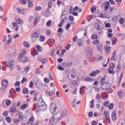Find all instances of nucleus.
Masks as SVG:
<instances>
[{
    "label": "nucleus",
    "mask_w": 125,
    "mask_h": 125,
    "mask_svg": "<svg viewBox=\"0 0 125 125\" xmlns=\"http://www.w3.org/2000/svg\"><path fill=\"white\" fill-rule=\"evenodd\" d=\"M26 52L25 49H23L20 53L18 57V60H20L24 63L26 62L28 60V58L24 56L25 54H26Z\"/></svg>",
    "instance_id": "nucleus-1"
},
{
    "label": "nucleus",
    "mask_w": 125,
    "mask_h": 125,
    "mask_svg": "<svg viewBox=\"0 0 125 125\" xmlns=\"http://www.w3.org/2000/svg\"><path fill=\"white\" fill-rule=\"evenodd\" d=\"M38 104L40 109L42 111L45 110L46 108V106L42 99H39Z\"/></svg>",
    "instance_id": "nucleus-2"
},
{
    "label": "nucleus",
    "mask_w": 125,
    "mask_h": 125,
    "mask_svg": "<svg viewBox=\"0 0 125 125\" xmlns=\"http://www.w3.org/2000/svg\"><path fill=\"white\" fill-rule=\"evenodd\" d=\"M51 90V88H48L46 92V94L47 96H51V98L53 99L55 97V91L54 89Z\"/></svg>",
    "instance_id": "nucleus-3"
},
{
    "label": "nucleus",
    "mask_w": 125,
    "mask_h": 125,
    "mask_svg": "<svg viewBox=\"0 0 125 125\" xmlns=\"http://www.w3.org/2000/svg\"><path fill=\"white\" fill-rule=\"evenodd\" d=\"M40 34L39 31H36L33 33L31 35V39L33 41H35L39 37Z\"/></svg>",
    "instance_id": "nucleus-4"
},
{
    "label": "nucleus",
    "mask_w": 125,
    "mask_h": 125,
    "mask_svg": "<svg viewBox=\"0 0 125 125\" xmlns=\"http://www.w3.org/2000/svg\"><path fill=\"white\" fill-rule=\"evenodd\" d=\"M56 106L54 103L51 104L50 106V110L52 114H53L56 111Z\"/></svg>",
    "instance_id": "nucleus-5"
},
{
    "label": "nucleus",
    "mask_w": 125,
    "mask_h": 125,
    "mask_svg": "<svg viewBox=\"0 0 125 125\" xmlns=\"http://www.w3.org/2000/svg\"><path fill=\"white\" fill-rule=\"evenodd\" d=\"M55 119H58V120H60V119L61 118L62 116V114L61 112L59 111L57 112L56 113L54 114L53 115Z\"/></svg>",
    "instance_id": "nucleus-6"
},
{
    "label": "nucleus",
    "mask_w": 125,
    "mask_h": 125,
    "mask_svg": "<svg viewBox=\"0 0 125 125\" xmlns=\"http://www.w3.org/2000/svg\"><path fill=\"white\" fill-rule=\"evenodd\" d=\"M9 65L8 66L10 67V68L11 70H12L14 68L15 66V63L12 60H11L9 62Z\"/></svg>",
    "instance_id": "nucleus-7"
},
{
    "label": "nucleus",
    "mask_w": 125,
    "mask_h": 125,
    "mask_svg": "<svg viewBox=\"0 0 125 125\" xmlns=\"http://www.w3.org/2000/svg\"><path fill=\"white\" fill-rule=\"evenodd\" d=\"M102 85H101L100 88H101L103 90L106 91L107 90V88L108 86L107 84L106 83H104V84H103Z\"/></svg>",
    "instance_id": "nucleus-8"
},
{
    "label": "nucleus",
    "mask_w": 125,
    "mask_h": 125,
    "mask_svg": "<svg viewBox=\"0 0 125 125\" xmlns=\"http://www.w3.org/2000/svg\"><path fill=\"white\" fill-rule=\"evenodd\" d=\"M94 27L98 30H101L102 28V26H103L102 24L100 23H95L94 25Z\"/></svg>",
    "instance_id": "nucleus-9"
},
{
    "label": "nucleus",
    "mask_w": 125,
    "mask_h": 125,
    "mask_svg": "<svg viewBox=\"0 0 125 125\" xmlns=\"http://www.w3.org/2000/svg\"><path fill=\"white\" fill-rule=\"evenodd\" d=\"M69 75L71 77L70 79L71 81H73V79L75 77V73L73 71H71L69 73Z\"/></svg>",
    "instance_id": "nucleus-10"
},
{
    "label": "nucleus",
    "mask_w": 125,
    "mask_h": 125,
    "mask_svg": "<svg viewBox=\"0 0 125 125\" xmlns=\"http://www.w3.org/2000/svg\"><path fill=\"white\" fill-rule=\"evenodd\" d=\"M16 106L15 105H12L10 109V111L11 113H14L16 111Z\"/></svg>",
    "instance_id": "nucleus-11"
},
{
    "label": "nucleus",
    "mask_w": 125,
    "mask_h": 125,
    "mask_svg": "<svg viewBox=\"0 0 125 125\" xmlns=\"http://www.w3.org/2000/svg\"><path fill=\"white\" fill-rule=\"evenodd\" d=\"M113 68L112 66H111V65L110 68L108 69V73H111L112 74H114L115 73V72L113 70Z\"/></svg>",
    "instance_id": "nucleus-12"
},
{
    "label": "nucleus",
    "mask_w": 125,
    "mask_h": 125,
    "mask_svg": "<svg viewBox=\"0 0 125 125\" xmlns=\"http://www.w3.org/2000/svg\"><path fill=\"white\" fill-rule=\"evenodd\" d=\"M104 48L106 51V53L108 54L111 50L110 47L109 46H104Z\"/></svg>",
    "instance_id": "nucleus-13"
},
{
    "label": "nucleus",
    "mask_w": 125,
    "mask_h": 125,
    "mask_svg": "<svg viewBox=\"0 0 125 125\" xmlns=\"http://www.w3.org/2000/svg\"><path fill=\"white\" fill-rule=\"evenodd\" d=\"M55 119L54 117V116L53 115L50 119L49 123V124L50 125H52L53 124V121Z\"/></svg>",
    "instance_id": "nucleus-14"
},
{
    "label": "nucleus",
    "mask_w": 125,
    "mask_h": 125,
    "mask_svg": "<svg viewBox=\"0 0 125 125\" xmlns=\"http://www.w3.org/2000/svg\"><path fill=\"white\" fill-rule=\"evenodd\" d=\"M83 39H79L78 40L77 42V44L79 46H81L83 45Z\"/></svg>",
    "instance_id": "nucleus-15"
},
{
    "label": "nucleus",
    "mask_w": 125,
    "mask_h": 125,
    "mask_svg": "<svg viewBox=\"0 0 125 125\" xmlns=\"http://www.w3.org/2000/svg\"><path fill=\"white\" fill-rule=\"evenodd\" d=\"M35 47L37 50L39 52H41L43 49L39 45H37L36 46H35Z\"/></svg>",
    "instance_id": "nucleus-16"
},
{
    "label": "nucleus",
    "mask_w": 125,
    "mask_h": 125,
    "mask_svg": "<svg viewBox=\"0 0 125 125\" xmlns=\"http://www.w3.org/2000/svg\"><path fill=\"white\" fill-rule=\"evenodd\" d=\"M117 125H125V121L123 120H120Z\"/></svg>",
    "instance_id": "nucleus-17"
},
{
    "label": "nucleus",
    "mask_w": 125,
    "mask_h": 125,
    "mask_svg": "<svg viewBox=\"0 0 125 125\" xmlns=\"http://www.w3.org/2000/svg\"><path fill=\"white\" fill-rule=\"evenodd\" d=\"M15 21L17 23L19 24H22L23 23V21L20 19H15Z\"/></svg>",
    "instance_id": "nucleus-18"
},
{
    "label": "nucleus",
    "mask_w": 125,
    "mask_h": 125,
    "mask_svg": "<svg viewBox=\"0 0 125 125\" xmlns=\"http://www.w3.org/2000/svg\"><path fill=\"white\" fill-rule=\"evenodd\" d=\"M101 16L102 18H109V15L108 14H101Z\"/></svg>",
    "instance_id": "nucleus-19"
},
{
    "label": "nucleus",
    "mask_w": 125,
    "mask_h": 125,
    "mask_svg": "<svg viewBox=\"0 0 125 125\" xmlns=\"http://www.w3.org/2000/svg\"><path fill=\"white\" fill-rule=\"evenodd\" d=\"M48 60L47 59H44L42 58V60L41 62L43 64L45 65L47 62Z\"/></svg>",
    "instance_id": "nucleus-20"
},
{
    "label": "nucleus",
    "mask_w": 125,
    "mask_h": 125,
    "mask_svg": "<svg viewBox=\"0 0 125 125\" xmlns=\"http://www.w3.org/2000/svg\"><path fill=\"white\" fill-rule=\"evenodd\" d=\"M28 6L29 7H31L33 5L32 0H28Z\"/></svg>",
    "instance_id": "nucleus-21"
},
{
    "label": "nucleus",
    "mask_w": 125,
    "mask_h": 125,
    "mask_svg": "<svg viewBox=\"0 0 125 125\" xmlns=\"http://www.w3.org/2000/svg\"><path fill=\"white\" fill-rule=\"evenodd\" d=\"M109 5V3L108 1H107L105 5L104 10H106L108 9Z\"/></svg>",
    "instance_id": "nucleus-22"
},
{
    "label": "nucleus",
    "mask_w": 125,
    "mask_h": 125,
    "mask_svg": "<svg viewBox=\"0 0 125 125\" xmlns=\"http://www.w3.org/2000/svg\"><path fill=\"white\" fill-rule=\"evenodd\" d=\"M34 120V118L33 117H31L29 119L28 121L27 122L28 124H32L33 122V121Z\"/></svg>",
    "instance_id": "nucleus-23"
},
{
    "label": "nucleus",
    "mask_w": 125,
    "mask_h": 125,
    "mask_svg": "<svg viewBox=\"0 0 125 125\" xmlns=\"http://www.w3.org/2000/svg\"><path fill=\"white\" fill-rule=\"evenodd\" d=\"M22 93L24 94H25V93H26L27 94L28 93L29 91H28V90L26 88H24L22 91Z\"/></svg>",
    "instance_id": "nucleus-24"
},
{
    "label": "nucleus",
    "mask_w": 125,
    "mask_h": 125,
    "mask_svg": "<svg viewBox=\"0 0 125 125\" xmlns=\"http://www.w3.org/2000/svg\"><path fill=\"white\" fill-rule=\"evenodd\" d=\"M0 125H5L4 120L2 118H0Z\"/></svg>",
    "instance_id": "nucleus-25"
},
{
    "label": "nucleus",
    "mask_w": 125,
    "mask_h": 125,
    "mask_svg": "<svg viewBox=\"0 0 125 125\" xmlns=\"http://www.w3.org/2000/svg\"><path fill=\"white\" fill-rule=\"evenodd\" d=\"M26 13V10L25 9H23L20 10L19 11V13L22 14H25Z\"/></svg>",
    "instance_id": "nucleus-26"
},
{
    "label": "nucleus",
    "mask_w": 125,
    "mask_h": 125,
    "mask_svg": "<svg viewBox=\"0 0 125 125\" xmlns=\"http://www.w3.org/2000/svg\"><path fill=\"white\" fill-rule=\"evenodd\" d=\"M91 38L93 40L94 39H97V35L96 34H94L91 36Z\"/></svg>",
    "instance_id": "nucleus-27"
},
{
    "label": "nucleus",
    "mask_w": 125,
    "mask_h": 125,
    "mask_svg": "<svg viewBox=\"0 0 125 125\" xmlns=\"http://www.w3.org/2000/svg\"><path fill=\"white\" fill-rule=\"evenodd\" d=\"M104 112L105 113H104V116H105L104 118H105L106 119L108 118L109 117V114L106 111Z\"/></svg>",
    "instance_id": "nucleus-28"
},
{
    "label": "nucleus",
    "mask_w": 125,
    "mask_h": 125,
    "mask_svg": "<svg viewBox=\"0 0 125 125\" xmlns=\"http://www.w3.org/2000/svg\"><path fill=\"white\" fill-rule=\"evenodd\" d=\"M44 39L45 38L43 35H41L40 36L39 40L40 41L43 42L44 41Z\"/></svg>",
    "instance_id": "nucleus-29"
},
{
    "label": "nucleus",
    "mask_w": 125,
    "mask_h": 125,
    "mask_svg": "<svg viewBox=\"0 0 125 125\" xmlns=\"http://www.w3.org/2000/svg\"><path fill=\"white\" fill-rule=\"evenodd\" d=\"M85 81H90V82H91L93 80V79H91L90 77H86V79H84Z\"/></svg>",
    "instance_id": "nucleus-30"
},
{
    "label": "nucleus",
    "mask_w": 125,
    "mask_h": 125,
    "mask_svg": "<svg viewBox=\"0 0 125 125\" xmlns=\"http://www.w3.org/2000/svg\"><path fill=\"white\" fill-rule=\"evenodd\" d=\"M105 80V78L104 77L102 78L101 81L100 83L101 85H102V84L104 83H106L105 82H104Z\"/></svg>",
    "instance_id": "nucleus-31"
},
{
    "label": "nucleus",
    "mask_w": 125,
    "mask_h": 125,
    "mask_svg": "<svg viewBox=\"0 0 125 125\" xmlns=\"http://www.w3.org/2000/svg\"><path fill=\"white\" fill-rule=\"evenodd\" d=\"M114 106V104H113L111 103L108 106V108L110 109H112L113 108V107Z\"/></svg>",
    "instance_id": "nucleus-32"
},
{
    "label": "nucleus",
    "mask_w": 125,
    "mask_h": 125,
    "mask_svg": "<svg viewBox=\"0 0 125 125\" xmlns=\"http://www.w3.org/2000/svg\"><path fill=\"white\" fill-rule=\"evenodd\" d=\"M23 45L24 46L26 47L27 48L29 47V44L27 42H24L23 43Z\"/></svg>",
    "instance_id": "nucleus-33"
},
{
    "label": "nucleus",
    "mask_w": 125,
    "mask_h": 125,
    "mask_svg": "<svg viewBox=\"0 0 125 125\" xmlns=\"http://www.w3.org/2000/svg\"><path fill=\"white\" fill-rule=\"evenodd\" d=\"M94 100H93L91 101H90V104H91L90 105V107L91 108H92L94 107Z\"/></svg>",
    "instance_id": "nucleus-34"
},
{
    "label": "nucleus",
    "mask_w": 125,
    "mask_h": 125,
    "mask_svg": "<svg viewBox=\"0 0 125 125\" xmlns=\"http://www.w3.org/2000/svg\"><path fill=\"white\" fill-rule=\"evenodd\" d=\"M102 46L101 44H99L97 46V48L99 51H101L102 49Z\"/></svg>",
    "instance_id": "nucleus-35"
},
{
    "label": "nucleus",
    "mask_w": 125,
    "mask_h": 125,
    "mask_svg": "<svg viewBox=\"0 0 125 125\" xmlns=\"http://www.w3.org/2000/svg\"><path fill=\"white\" fill-rule=\"evenodd\" d=\"M14 50H11L9 51V53L10 55H13L14 54Z\"/></svg>",
    "instance_id": "nucleus-36"
},
{
    "label": "nucleus",
    "mask_w": 125,
    "mask_h": 125,
    "mask_svg": "<svg viewBox=\"0 0 125 125\" xmlns=\"http://www.w3.org/2000/svg\"><path fill=\"white\" fill-rule=\"evenodd\" d=\"M93 42L94 44L97 45L99 43V41L98 40H95L93 41Z\"/></svg>",
    "instance_id": "nucleus-37"
},
{
    "label": "nucleus",
    "mask_w": 125,
    "mask_h": 125,
    "mask_svg": "<svg viewBox=\"0 0 125 125\" xmlns=\"http://www.w3.org/2000/svg\"><path fill=\"white\" fill-rule=\"evenodd\" d=\"M20 84V82L19 81H17L15 83L14 85L15 86H19Z\"/></svg>",
    "instance_id": "nucleus-38"
},
{
    "label": "nucleus",
    "mask_w": 125,
    "mask_h": 125,
    "mask_svg": "<svg viewBox=\"0 0 125 125\" xmlns=\"http://www.w3.org/2000/svg\"><path fill=\"white\" fill-rule=\"evenodd\" d=\"M27 107V104H23L21 106V107L22 108V109H24Z\"/></svg>",
    "instance_id": "nucleus-39"
},
{
    "label": "nucleus",
    "mask_w": 125,
    "mask_h": 125,
    "mask_svg": "<svg viewBox=\"0 0 125 125\" xmlns=\"http://www.w3.org/2000/svg\"><path fill=\"white\" fill-rule=\"evenodd\" d=\"M6 120L9 123H10L11 122V119L10 117H7L6 118Z\"/></svg>",
    "instance_id": "nucleus-40"
},
{
    "label": "nucleus",
    "mask_w": 125,
    "mask_h": 125,
    "mask_svg": "<svg viewBox=\"0 0 125 125\" xmlns=\"http://www.w3.org/2000/svg\"><path fill=\"white\" fill-rule=\"evenodd\" d=\"M124 20L123 18H121L119 20L120 23L121 24H122L124 23Z\"/></svg>",
    "instance_id": "nucleus-41"
},
{
    "label": "nucleus",
    "mask_w": 125,
    "mask_h": 125,
    "mask_svg": "<svg viewBox=\"0 0 125 125\" xmlns=\"http://www.w3.org/2000/svg\"><path fill=\"white\" fill-rule=\"evenodd\" d=\"M96 8L94 7H92L91 8V10L92 12H94L96 10Z\"/></svg>",
    "instance_id": "nucleus-42"
},
{
    "label": "nucleus",
    "mask_w": 125,
    "mask_h": 125,
    "mask_svg": "<svg viewBox=\"0 0 125 125\" xmlns=\"http://www.w3.org/2000/svg\"><path fill=\"white\" fill-rule=\"evenodd\" d=\"M123 104V103L122 102H120L119 103V107L120 108L122 109V105Z\"/></svg>",
    "instance_id": "nucleus-43"
},
{
    "label": "nucleus",
    "mask_w": 125,
    "mask_h": 125,
    "mask_svg": "<svg viewBox=\"0 0 125 125\" xmlns=\"http://www.w3.org/2000/svg\"><path fill=\"white\" fill-rule=\"evenodd\" d=\"M94 71H93L89 74V75L91 76H94L96 75L95 74H94Z\"/></svg>",
    "instance_id": "nucleus-44"
},
{
    "label": "nucleus",
    "mask_w": 125,
    "mask_h": 125,
    "mask_svg": "<svg viewBox=\"0 0 125 125\" xmlns=\"http://www.w3.org/2000/svg\"><path fill=\"white\" fill-rule=\"evenodd\" d=\"M57 68L61 70H64L63 68L61 66H59Z\"/></svg>",
    "instance_id": "nucleus-45"
},
{
    "label": "nucleus",
    "mask_w": 125,
    "mask_h": 125,
    "mask_svg": "<svg viewBox=\"0 0 125 125\" xmlns=\"http://www.w3.org/2000/svg\"><path fill=\"white\" fill-rule=\"evenodd\" d=\"M93 112H90L88 113V116L89 117H91L93 115Z\"/></svg>",
    "instance_id": "nucleus-46"
},
{
    "label": "nucleus",
    "mask_w": 125,
    "mask_h": 125,
    "mask_svg": "<svg viewBox=\"0 0 125 125\" xmlns=\"http://www.w3.org/2000/svg\"><path fill=\"white\" fill-rule=\"evenodd\" d=\"M30 66H28L27 67H26L24 68L25 71L26 72H27L28 70L30 69Z\"/></svg>",
    "instance_id": "nucleus-47"
},
{
    "label": "nucleus",
    "mask_w": 125,
    "mask_h": 125,
    "mask_svg": "<svg viewBox=\"0 0 125 125\" xmlns=\"http://www.w3.org/2000/svg\"><path fill=\"white\" fill-rule=\"evenodd\" d=\"M105 26L106 27H110V24L109 23H106L105 22Z\"/></svg>",
    "instance_id": "nucleus-48"
},
{
    "label": "nucleus",
    "mask_w": 125,
    "mask_h": 125,
    "mask_svg": "<svg viewBox=\"0 0 125 125\" xmlns=\"http://www.w3.org/2000/svg\"><path fill=\"white\" fill-rule=\"evenodd\" d=\"M41 9V7L39 6H37L35 8V10L37 11L40 10Z\"/></svg>",
    "instance_id": "nucleus-49"
},
{
    "label": "nucleus",
    "mask_w": 125,
    "mask_h": 125,
    "mask_svg": "<svg viewBox=\"0 0 125 125\" xmlns=\"http://www.w3.org/2000/svg\"><path fill=\"white\" fill-rule=\"evenodd\" d=\"M52 2L51 1H49L48 4V6H49V8H50L52 5Z\"/></svg>",
    "instance_id": "nucleus-50"
},
{
    "label": "nucleus",
    "mask_w": 125,
    "mask_h": 125,
    "mask_svg": "<svg viewBox=\"0 0 125 125\" xmlns=\"http://www.w3.org/2000/svg\"><path fill=\"white\" fill-rule=\"evenodd\" d=\"M8 112L7 111H6L3 113V115L4 116H6L7 115V114Z\"/></svg>",
    "instance_id": "nucleus-51"
},
{
    "label": "nucleus",
    "mask_w": 125,
    "mask_h": 125,
    "mask_svg": "<svg viewBox=\"0 0 125 125\" xmlns=\"http://www.w3.org/2000/svg\"><path fill=\"white\" fill-rule=\"evenodd\" d=\"M37 18H36L34 19V23H33V25H34V26H35V25L36 24L37 22Z\"/></svg>",
    "instance_id": "nucleus-52"
},
{
    "label": "nucleus",
    "mask_w": 125,
    "mask_h": 125,
    "mask_svg": "<svg viewBox=\"0 0 125 125\" xmlns=\"http://www.w3.org/2000/svg\"><path fill=\"white\" fill-rule=\"evenodd\" d=\"M71 46L69 44H68L67 46L65 47V49L66 50H68L69 49V48Z\"/></svg>",
    "instance_id": "nucleus-53"
},
{
    "label": "nucleus",
    "mask_w": 125,
    "mask_h": 125,
    "mask_svg": "<svg viewBox=\"0 0 125 125\" xmlns=\"http://www.w3.org/2000/svg\"><path fill=\"white\" fill-rule=\"evenodd\" d=\"M69 19L70 21H73V16H70L69 17Z\"/></svg>",
    "instance_id": "nucleus-54"
},
{
    "label": "nucleus",
    "mask_w": 125,
    "mask_h": 125,
    "mask_svg": "<svg viewBox=\"0 0 125 125\" xmlns=\"http://www.w3.org/2000/svg\"><path fill=\"white\" fill-rule=\"evenodd\" d=\"M44 81L45 82L48 83L49 81V80L47 79L46 78L44 79Z\"/></svg>",
    "instance_id": "nucleus-55"
},
{
    "label": "nucleus",
    "mask_w": 125,
    "mask_h": 125,
    "mask_svg": "<svg viewBox=\"0 0 125 125\" xmlns=\"http://www.w3.org/2000/svg\"><path fill=\"white\" fill-rule=\"evenodd\" d=\"M104 96L103 97V99H104L105 100V99H106V98H107V97L108 95H107V94H104Z\"/></svg>",
    "instance_id": "nucleus-56"
},
{
    "label": "nucleus",
    "mask_w": 125,
    "mask_h": 125,
    "mask_svg": "<svg viewBox=\"0 0 125 125\" xmlns=\"http://www.w3.org/2000/svg\"><path fill=\"white\" fill-rule=\"evenodd\" d=\"M122 92V91H120L118 93V96L119 98H120L121 97Z\"/></svg>",
    "instance_id": "nucleus-57"
},
{
    "label": "nucleus",
    "mask_w": 125,
    "mask_h": 125,
    "mask_svg": "<svg viewBox=\"0 0 125 125\" xmlns=\"http://www.w3.org/2000/svg\"><path fill=\"white\" fill-rule=\"evenodd\" d=\"M13 121L14 123L15 124H17L18 122V120L16 119H14L13 120Z\"/></svg>",
    "instance_id": "nucleus-58"
},
{
    "label": "nucleus",
    "mask_w": 125,
    "mask_h": 125,
    "mask_svg": "<svg viewBox=\"0 0 125 125\" xmlns=\"http://www.w3.org/2000/svg\"><path fill=\"white\" fill-rule=\"evenodd\" d=\"M20 1L22 4H25L26 3L25 0H20Z\"/></svg>",
    "instance_id": "nucleus-59"
},
{
    "label": "nucleus",
    "mask_w": 125,
    "mask_h": 125,
    "mask_svg": "<svg viewBox=\"0 0 125 125\" xmlns=\"http://www.w3.org/2000/svg\"><path fill=\"white\" fill-rule=\"evenodd\" d=\"M78 39V37L76 36H75L74 37L73 39V41L74 42H75Z\"/></svg>",
    "instance_id": "nucleus-60"
},
{
    "label": "nucleus",
    "mask_w": 125,
    "mask_h": 125,
    "mask_svg": "<svg viewBox=\"0 0 125 125\" xmlns=\"http://www.w3.org/2000/svg\"><path fill=\"white\" fill-rule=\"evenodd\" d=\"M33 85V82L32 81H31L30 82V85H29V87H31V88L32 87Z\"/></svg>",
    "instance_id": "nucleus-61"
},
{
    "label": "nucleus",
    "mask_w": 125,
    "mask_h": 125,
    "mask_svg": "<svg viewBox=\"0 0 125 125\" xmlns=\"http://www.w3.org/2000/svg\"><path fill=\"white\" fill-rule=\"evenodd\" d=\"M71 26L70 24V23H68L66 25V28L67 29H68Z\"/></svg>",
    "instance_id": "nucleus-62"
},
{
    "label": "nucleus",
    "mask_w": 125,
    "mask_h": 125,
    "mask_svg": "<svg viewBox=\"0 0 125 125\" xmlns=\"http://www.w3.org/2000/svg\"><path fill=\"white\" fill-rule=\"evenodd\" d=\"M51 21H49L48 22H47L46 23V25L47 26H49L51 24Z\"/></svg>",
    "instance_id": "nucleus-63"
},
{
    "label": "nucleus",
    "mask_w": 125,
    "mask_h": 125,
    "mask_svg": "<svg viewBox=\"0 0 125 125\" xmlns=\"http://www.w3.org/2000/svg\"><path fill=\"white\" fill-rule=\"evenodd\" d=\"M91 123L92 124V125H96L97 124L96 122L94 121L92 122Z\"/></svg>",
    "instance_id": "nucleus-64"
}]
</instances>
